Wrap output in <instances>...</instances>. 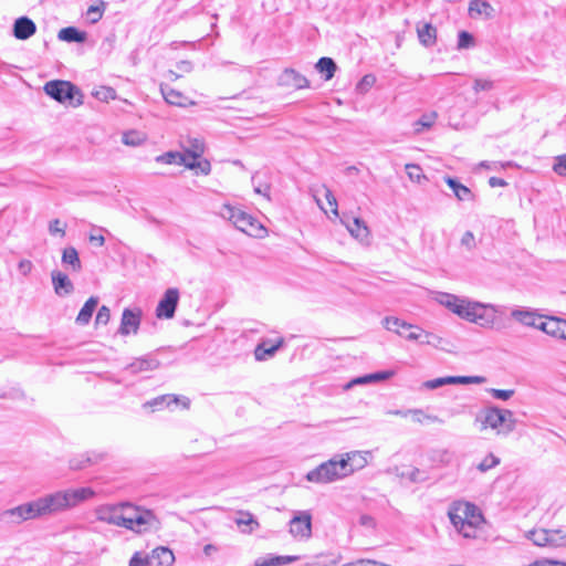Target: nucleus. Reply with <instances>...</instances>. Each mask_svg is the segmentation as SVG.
I'll return each instance as SVG.
<instances>
[{
  "instance_id": "c756f323",
  "label": "nucleus",
  "mask_w": 566,
  "mask_h": 566,
  "mask_svg": "<svg viewBox=\"0 0 566 566\" xmlns=\"http://www.w3.org/2000/svg\"><path fill=\"white\" fill-rule=\"evenodd\" d=\"M444 180H446L447 185L452 189V191L458 200L465 201V200H472L474 198V195L472 193V191L467 186L459 182L457 179H454L452 177H446Z\"/></svg>"
},
{
  "instance_id": "603ef678",
  "label": "nucleus",
  "mask_w": 566,
  "mask_h": 566,
  "mask_svg": "<svg viewBox=\"0 0 566 566\" xmlns=\"http://www.w3.org/2000/svg\"><path fill=\"white\" fill-rule=\"evenodd\" d=\"M406 171L410 180L420 182L422 176V169L416 164H407Z\"/></svg>"
},
{
  "instance_id": "052dcab7",
  "label": "nucleus",
  "mask_w": 566,
  "mask_h": 566,
  "mask_svg": "<svg viewBox=\"0 0 566 566\" xmlns=\"http://www.w3.org/2000/svg\"><path fill=\"white\" fill-rule=\"evenodd\" d=\"M492 87H493V82L489 81V80H483V78H476L474 81V85H473V88L475 92L489 91Z\"/></svg>"
},
{
  "instance_id": "6ab92c4d",
  "label": "nucleus",
  "mask_w": 566,
  "mask_h": 566,
  "mask_svg": "<svg viewBox=\"0 0 566 566\" xmlns=\"http://www.w3.org/2000/svg\"><path fill=\"white\" fill-rule=\"evenodd\" d=\"M13 35L18 40H28L36 32L35 23L28 17H20L13 23Z\"/></svg>"
},
{
  "instance_id": "2eb2a0df",
  "label": "nucleus",
  "mask_w": 566,
  "mask_h": 566,
  "mask_svg": "<svg viewBox=\"0 0 566 566\" xmlns=\"http://www.w3.org/2000/svg\"><path fill=\"white\" fill-rule=\"evenodd\" d=\"M180 401L182 402L184 408H189L190 401L188 398L184 397L181 400L178 396L174 394H166L147 400L146 402L143 403V408L150 409L154 412L157 410H163L165 407H169L172 403L177 405Z\"/></svg>"
},
{
  "instance_id": "473e14b6",
  "label": "nucleus",
  "mask_w": 566,
  "mask_h": 566,
  "mask_svg": "<svg viewBox=\"0 0 566 566\" xmlns=\"http://www.w3.org/2000/svg\"><path fill=\"white\" fill-rule=\"evenodd\" d=\"M62 264L70 265L73 271L80 272L82 270V263L78 256V252L74 247H67L62 252Z\"/></svg>"
},
{
  "instance_id": "6e6552de",
  "label": "nucleus",
  "mask_w": 566,
  "mask_h": 566,
  "mask_svg": "<svg viewBox=\"0 0 566 566\" xmlns=\"http://www.w3.org/2000/svg\"><path fill=\"white\" fill-rule=\"evenodd\" d=\"M449 518L451 522L463 521V522H483V515L481 510L473 503L465 501H458L452 504L449 510Z\"/></svg>"
},
{
  "instance_id": "c85d7f7f",
  "label": "nucleus",
  "mask_w": 566,
  "mask_h": 566,
  "mask_svg": "<svg viewBox=\"0 0 566 566\" xmlns=\"http://www.w3.org/2000/svg\"><path fill=\"white\" fill-rule=\"evenodd\" d=\"M97 304H98V297L91 296L84 303L83 307L81 308L80 313L76 316L75 322L82 326L87 325L92 318V315H93Z\"/></svg>"
},
{
  "instance_id": "cd10ccee",
  "label": "nucleus",
  "mask_w": 566,
  "mask_h": 566,
  "mask_svg": "<svg viewBox=\"0 0 566 566\" xmlns=\"http://www.w3.org/2000/svg\"><path fill=\"white\" fill-rule=\"evenodd\" d=\"M298 556L294 555H284V556H274L268 555L264 557H260L255 560V566H283L298 560Z\"/></svg>"
},
{
  "instance_id": "bf43d9fd",
  "label": "nucleus",
  "mask_w": 566,
  "mask_h": 566,
  "mask_svg": "<svg viewBox=\"0 0 566 566\" xmlns=\"http://www.w3.org/2000/svg\"><path fill=\"white\" fill-rule=\"evenodd\" d=\"M395 375L392 370H382L373 374H368V378L371 382L382 381L391 378Z\"/></svg>"
},
{
  "instance_id": "79ce46f5",
  "label": "nucleus",
  "mask_w": 566,
  "mask_h": 566,
  "mask_svg": "<svg viewBox=\"0 0 566 566\" xmlns=\"http://www.w3.org/2000/svg\"><path fill=\"white\" fill-rule=\"evenodd\" d=\"M106 3L104 1H99V4L90 6L86 12V15L91 23H97L105 11Z\"/></svg>"
},
{
  "instance_id": "e2e57ef3",
  "label": "nucleus",
  "mask_w": 566,
  "mask_h": 566,
  "mask_svg": "<svg viewBox=\"0 0 566 566\" xmlns=\"http://www.w3.org/2000/svg\"><path fill=\"white\" fill-rule=\"evenodd\" d=\"M376 82V77L373 74H366L357 85V88L364 90L371 87Z\"/></svg>"
},
{
  "instance_id": "7c9ffc66",
  "label": "nucleus",
  "mask_w": 566,
  "mask_h": 566,
  "mask_svg": "<svg viewBox=\"0 0 566 566\" xmlns=\"http://www.w3.org/2000/svg\"><path fill=\"white\" fill-rule=\"evenodd\" d=\"M420 43L427 48L432 46L437 40V29L431 23H424L417 29Z\"/></svg>"
},
{
  "instance_id": "774afa93",
  "label": "nucleus",
  "mask_w": 566,
  "mask_h": 566,
  "mask_svg": "<svg viewBox=\"0 0 566 566\" xmlns=\"http://www.w3.org/2000/svg\"><path fill=\"white\" fill-rule=\"evenodd\" d=\"M411 329H415V331H412L408 334H403L402 336H405L408 340H418V339L422 338V329L421 328L412 325Z\"/></svg>"
},
{
  "instance_id": "f03ea898",
  "label": "nucleus",
  "mask_w": 566,
  "mask_h": 566,
  "mask_svg": "<svg viewBox=\"0 0 566 566\" xmlns=\"http://www.w3.org/2000/svg\"><path fill=\"white\" fill-rule=\"evenodd\" d=\"M438 301L452 313L469 322L478 323L480 325L492 322V318L486 314V311L492 308L491 305L460 298L459 296L450 293H440Z\"/></svg>"
},
{
  "instance_id": "f257e3e1",
  "label": "nucleus",
  "mask_w": 566,
  "mask_h": 566,
  "mask_svg": "<svg viewBox=\"0 0 566 566\" xmlns=\"http://www.w3.org/2000/svg\"><path fill=\"white\" fill-rule=\"evenodd\" d=\"M94 491L91 488L67 489L38 497L20 504L27 521L53 515L91 499Z\"/></svg>"
},
{
  "instance_id": "49530a36",
  "label": "nucleus",
  "mask_w": 566,
  "mask_h": 566,
  "mask_svg": "<svg viewBox=\"0 0 566 566\" xmlns=\"http://www.w3.org/2000/svg\"><path fill=\"white\" fill-rule=\"evenodd\" d=\"M551 547H560L566 545V534L562 530H548Z\"/></svg>"
},
{
  "instance_id": "7ed1b4c3",
  "label": "nucleus",
  "mask_w": 566,
  "mask_h": 566,
  "mask_svg": "<svg viewBox=\"0 0 566 566\" xmlns=\"http://www.w3.org/2000/svg\"><path fill=\"white\" fill-rule=\"evenodd\" d=\"M222 218L229 220L233 226L250 237L262 238L266 229L252 214L243 211L241 208L224 205L220 211Z\"/></svg>"
},
{
  "instance_id": "e433bc0d",
  "label": "nucleus",
  "mask_w": 566,
  "mask_h": 566,
  "mask_svg": "<svg viewBox=\"0 0 566 566\" xmlns=\"http://www.w3.org/2000/svg\"><path fill=\"white\" fill-rule=\"evenodd\" d=\"M398 475L402 479H408L412 483H422L429 479L426 471L418 468H405Z\"/></svg>"
},
{
  "instance_id": "c03bdc74",
  "label": "nucleus",
  "mask_w": 566,
  "mask_h": 566,
  "mask_svg": "<svg viewBox=\"0 0 566 566\" xmlns=\"http://www.w3.org/2000/svg\"><path fill=\"white\" fill-rule=\"evenodd\" d=\"M122 140L125 145L128 146H139L145 140V136L139 132L130 130L124 133Z\"/></svg>"
},
{
  "instance_id": "09e8293b",
  "label": "nucleus",
  "mask_w": 566,
  "mask_h": 566,
  "mask_svg": "<svg viewBox=\"0 0 566 566\" xmlns=\"http://www.w3.org/2000/svg\"><path fill=\"white\" fill-rule=\"evenodd\" d=\"M65 229L66 224L60 219H53L49 222V232L52 235H60L63 238L65 235Z\"/></svg>"
},
{
  "instance_id": "37998d69",
  "label": "nucleus",
  "mask_w": 566,
  "mask_h": 566,
  "mask_svg": "<svg viewBox=\"0 0 566 566\" xmlns=\"http://www.w3.org/2000/svg\"><path fill=\"white\" fill-rule=\"evenodd\" d=\"M486 378L483 376H451V385L483 384Z\"/></svg>"
},
{
  "instance_id": "423d86ee",
  "label": "nucleus",
  "mask_w": 566,
  "mask_h": 566,
  "mask_svg": "<svg viewBox=\"0 0 566 566\" xmlns=\"http://www.w3.org/2000/svg\"><path fill=\"white\" fill-rule=\"evenodd\" d=\"M346 464L340 461L339 457H334L308 471L306 480L317 484L332 483L346 478Z\"/></svg>"
},
{
  "instance_id": "4468645a",
  "label": "nucleus",
  "mask_w": 566,
  "mask_h": 566,
  "mask_svg": "<svg viewBox=\"0 0 566 566\" xmlns=\"http://www.w3.org/2000/svg\"><path fill=\"white\" fill-rule=\"evenodd\" d=\"M369 451H350L339 457L340 461L346 464V476L353 474L367 465V457Z\"/></svg>"
},
{
  "instance_id": "864d4df0",
  "label": "nucleus",
  "mask_w": 566,
  "mask_h": 566,
  "mask_svg": "<svg viewBox=\"0 0 566 566\" xmlns=\"http://www.w3.org/2000/svg\"><path fill=\"white\" fill-rule=\"evenodd\" d=\"M461 245L464 247L468 251H472L476 247V241L473 232L465 231L460 241Z\"/></svg>"
},
{
  "instance_id": "4c0bfd02",
  "label": "nucleus",
  "mask_w": 566,
  "mask_h": 566,
  "mask_svg": "<svg viewBox=\"0 0 566 566\" xmlns=\"http://www.w3.org/2000/svg\"><path fill=\"white\" fill-rule=\"evenodd\" d=\"M160 91H161V94H163L165 101L168 104L176 105V106L185 105L186 98L180 92L169 87L168 85H161Z\"/></svg>"
},
{
  "instance_id": "aec40b11",
  "label": "nucleus",
  "mask_w": 566,
  "mask_h": 566,
  "mask_svg": "<svg viewBox=\"0 0 566 566\" xmlns=\"http://www.w3.org/2000/svg\"><path fill=\"white\" fill-rule=\"evenodd\" d=\"M340 221L354 238L364 240L369 235L368 227L360 218H349L348 216H343Z\"/></svg>"
},
{
  "instance_id": "39448f33",
  "label": "nucleus",
  "mask_w": 566,
  "mask_h": 566,
  "mask_svg": "<svg viewBox=\"0 0 566 566\" xmlns=\"http://www.w3.org/2000/svg\"><path fill=\"white\" fill-rule=\"evenodd\" d=\"M44 92L59 103L67 104L72 107L83 104V94L80 88L69 81H50L45 83Z\"/></svg>"
},
{
  "instance_id": "393cba45",
  "label": "nucleus",
  "mask_w": 566,
  "mask_h": 566,
  "mask_svg": "<svg viewBox=\"0 0 566 566\" xmlns=\"http://www.w3.org/2000/svg\"><path fill=\"white\" fill-rule=\"evenodd\" d=\"M149 557L150 566H170L175 560L174 553L164 546L153 549Z\"/></svg>"
},
{
  "instance_id": "69168bd1",
  "label": "nucleus",
  "mask_w": 566,
  "mask_h": 566,
  "mask_svg": "<svg viewBox=\"0 0 566 566\" xmlns=\"http://www.w3.org/2000/svg\"><path fill=\"white\" fill-rule=\"evenodd\" d=\"M436 117V113L422 115L421 118L418 120V124L421 125L422 127L429 128L433 125Z\"/></svg>"
},
{
  "instance_id": "ea45409f",
  "label": "nucleus",
  "mask_w": 566,
  "mask_h": 566,
  "mask_svg": "<svg viewBox=\"0 0 566 566\" xmlns=\"http://www.w3.org/2000/svg\"><path fill=\"white\" fill-rule=\"evenodd\" d=\"M235 523L239 527L249 526L248 530L242 528L244 533H252L254 528L259 527L258 521L250 512H240L239 517L235 518Z\"/></svg>"
},
{
  "instance_id": "3c124183",
  "label": "nucleus",
  "mask_w": 566,
  "mask_h": 566,
  "mask_svg": "<svg viewBox=\"0 0 566 566\" xmlns=\"http://www.w3.org/2000/svg\"><path fill=\"white\" fill-rule=\"evenodd\" d=\"M474 43V38L471 33L467 31L459 32L458 35V49H469Z\"/></svg>"
},
{
  "instance_id": "a18cd8bd",
  "label": "nucleus",
  "mask_w": 566,
  "mask_h": 566,
  "mask_svg": "<svg viewBox=\"0 0 566 566\" xmlns=\"http://www.w3.org/2000/svg\"><path fill=\"white\" fill-rule=\"evenodd\" d=\"M500 458H497L496 455H494L493 453H489L478 465H476V469L480 471V472H486L493 468H495L496 465L500 464Z\"/></svg>"
},
{
  "instance_id": "4be33fe9",
  "label": "nucleus",
  "mask_w": 566,
  "mask_h": 566,
  "mask_svg": "<svg viewBox=\"0 0 566 566\" xmlns=\"http://www.w3.org/2000/svg\"><path fill=\"white\" fill-rule=\"evenodd\" d=\"M159 360L150 357L145 356L140 358H136L133 363L126 366V371H128L132 375H137L139 373L144 371H151L159 367Z\"/></svg>"
},
{
  "instance_id": "20e7f679",
  "label": "nucleus",
  "mask_w": 566,
  "mask_h": 566,
  "mask_svg": "<svg viewBox=\"0 0 566 566\" xmlns=\"http://www.w3.org/2000/svg\"><path fill=\"white\" fill-rule=\"evenodd\" d=\"M483 428H491L500 436H509L516 427L514 413L495 406L485 408L480 416Z\"/></svg>"
},
{
  "instance_id": "bb28decb",
  "label": "nucleus",
  "mask_w": 566,
  "mask_h": 566,
  "mask_svg": "<svg viewBox=\"0 0 566 566\" xmlns=\"http://www.w3.org/2000/svg\"><path fill=\"white\" fill-rule=\"evenodd\" d=\"M469 15L475 18L484 15L486 19L494 17V8L486 0H471L469 3Z\"/></svg>"
},
{
  "instance_id": "de8ad7c7",
  "label": "nucleus",
  "mask_w": 566,
  "mask_h": 566,
  "mask_svg": "<svg viewBox=\"0 0 566 566\" xmlns=\"http://www.w3.org/2000/svg\"><path fill=\"white\" fill-rule=\"evenodd\" d=\"M93 95L102 102H108L116 97V91L109 86H101L98 87Z\"/></svg>"
},
{
  "instance_id": "5701e85b",
  "label": "nucleus",
  "mask_w": 566,
  "mask_h": 566,
  "mask_svg": "<svg viewBox=\"0 0 566 566\" xmlns=\"http://www.w3.org/2000/svg\"><path fill=\"white\" fill-rule=\"evenodd\" d=\"M155 160L159 164L185 166L189 169H195L196 167V161L187 160V156L179 151H167L157 156Z\"/></svg>"
},
{
  "instance_id": "0eeeda50",
  "label": "nucleus",
  "mask_w": 566,
  "mask_h": 566,
  "mask_svg": "<svg viewBox=\"0 0 566 566\" xmlns=\"http://www.w3.org/2000/svg\"><path fill=\"white\" fill-rule=\"evenodd\" d=\"M154 522H156V517L150 510H142L139 506L128 502L123 513L119 527L142 533Z\"/></svg>"
},
{
  "instance_id": "a878e982",
  "label": "nucleus",
  "mask_w": 566,
  "mask_h": 566,
  "mask_svg": "<svg viewBox=\"0 0 566 566\" xmlns=\"http://www.w3.org/2000/svg\"><path fill=\"white\" fill-rule=\"evenodd\" d=\"M104 459V454L103 453H97V452H86L84 454H81V455H77L75 458H73L71 461H70V468L72 470H82L84 468H86L87 465L90 464H93V463H97L98 461L103 460Z\"/></svg>"
},
{
  "instance_id": "72a5a7b5",
  "label": "nucleus",
  "mask_w": 566,
  "mask_h": 566,
  "mask_svg": "<svg viewBox=\"0 0 566 566\" xmlns=\"http://www.w3.org/2000/svg\"><path fill=\"white\" fill-rule=\"evenodd\" d=\"M454 528L463 535L465 538H474L476 536V530L483 522H463L454 521L451 522Z\"/></svg>"
},
{
  "instance_id": "ddd939ff",
  "label": "nucleus",
  "mask_w": 566,
  "mask_h": 566,
  "mask_svg": "<svg viewBox=\"0 0 566 566\" xmlns=\"http://www.w3.org/2000/svg\"><path fill=\"white\" fill-rule=\"evenodd\" d=\"M539 331L554 338L566 340V319L556 316H544Z\"/></svg>"
},
{
  "instance_id": "b1692460",
  "label": "nucleus",
  "mask_w": 566,
  "mask_h": 566,
  "mask_svg": "<svg viewBox=\"0 0 566 566\" xmlns=\"http://www.w3.org/2000/svg\"><path fill=\"white\" fill-rule=\"evenodd\" d=\"M0 522L6 526H18L27 522L21 506H14L0 512Z\"/></svg>"
},
{
  "instance_id": "412c9836",
  "label": "nucleus",
  "mask_w": 566,
  "mask_h": 566,
  "mask_svg": "<svg viewBox=\"0 0 566 566\" xmlns=\"http://www.w3.org/2000/svg\"><path fill=\"white\" fill-rule=\"evenodd\" d=\"M51 279L54 292L59 296L69 295L74 291V285L65 273L54 270L51 273Z\"/></svg>"
},
{
  "instance_id": "a211bd4d",
  "label": "nucleus",
  "mask_w": 566,
  "mask_h": 566,
  "mask_svg": "<svg viewBox=\"0 0 566 566\" xmlns=\"http://www.w3.org/2000/svg\"><path fill=\"white\" fill-rule=\"evenodd\" d=\"M284 345V339L280 337L275 343L265 339L256 345L254 349V357L258 361H263L273 357L275 353Z\"/></svg>"
},
{
  "instance_id": "6e6d98bb",
  "label": "nucleus",
  "mask_w": 566,
  "mask_h": 566,
  "mask_svg": "<svg viewBox=\"0 0 566 566\" xmlns=\"http://www.w3.org/2000/svg\"><path fill=\"white\" fill-rule=\"evenodd\" d=\"M489 392L492 395L493 398L504 400V401L509 400L514 395V390H512V389L491 388V389H489Z\"/></svg>"
},
{
  "instance_id": "2f4dec72",
  "label": "nucleus",
  "mask_w": 566,
  "mask_h": 566,
  "mask_svg": "<svg viewBox=\"0 0 566 566\" xmlns=\"http://www.w3.org/2000/svg\"><path fill=\"white\" fill-rule=\"evenodd\" d=\"M57 39L70 43H82L86 40V33L75 27H66L59 31Z\"/></svg>"
},
{
  "instance_id": "c9c22d12",
  "label": "nucleus",
  "mask_w": 566,
  "mask_h": 566,
  "mask_svg": "<svg viewBox=\"0 0 566 566\" xmlns=\"http://www.w3.org/2000/svg\"><path fill=\"white\" fill-rule=\"evenodd\" d=\"M381 323H382V326L387 331L397 333L398 335H403V332L400 331L401 328L402 329H411L412 328L411 324H409L405 321H401L400 318L395 317V316H386Z\"/></svg>"
},
{
  "instance_id": "4d7b16f0",
  "label": "nucleus",
  "mask_w": 566,
  "mask_h": 566,
  "mask_svg": "<svg viewBox=\"0 0 566 566\" xmlns=\"http://www.w3.org/2000/svg\"><path fill=\"white\" fill-rule=\"evenodd\" d=\"M553 170L559 176H566V154L555 158Z\"/></svg>"
},
{
  "instance_id": "680f3d73",
  "label": "nucleus",
  "mask_w": 566,
  "mask_h": 566,
  "mask_svg": "<svg viewBox=\"0 0 566 566\" xmlns=\"http://www.w3.org/2000/svg\"><path fill=\"white\" fill-rule=\"evenodd\" d=\"M527 566H566V563L544 558V559L535 560L534 563H532Z\"/></svg>"
},
{
  "instance_id": "5fc2aeb1",
  "label": "nucleus",
  "mask_w": 566,
  "mask_h": 566,
  "mask_svg": "<svg viewBox=\"0 0 566 566\" xmlns=\"http://www.w3.org/2000/svg\"><path fill=\"white\" fill-rule=\"evenodd\" d=\"M109 318H111V311L106 305H103L99 307V310L97 312V315L95 318V324L96 325H99V324L106 325L109 322Z\"/></svg>"
},
{
  "instance_id": "8fccbe9b",
  "label": "nucleus",
  "mask_w": 566,
  "mask_h": 566,
  "mask_svg": "<svg viewBox=\"0 0 566 566\" xmlns=\"http://www.w3.org/2000/svg\"><path fill=\"white\" fill-rule=\"evenodd\" d=\"M450 380H451V376L440 377V378L427 380L423 382L422 386L426 389L433 390V389L440 388L444 385H451Z\"/></svg>"
},
{
  "instance_id": "9b49d317",
  "label": "nucleus",
  "mask_w": 566,
  "mask_h": 566,
  "mask_svg": "<svg viewBox=\"0 0 566 566\" xmlns=\"http://www.w3.org/2000/svg\"><path fill=\"white\" fill-rule=\"evenodd\" d=\"M128 502L101 505L95 510L96 520L111 525L119 526L123 513Z\"/></svg>"
},
{
  "instance_id": "1a4fd4ad",
  "label": "nucleus",
  "mask_w": 566,
  "mask_h": 566,
  "mask_svg": "<svg viewBox=\"0 0 566 566\" xmlns=\"http://www.w3.org/2000/svg\"><path fill=\"white\" fill-rule=\"evenodd\" d=\"M289 525V532L294 538L307 539L312 535V514L310 511H297Z\"/></svg>"
},
{
  "instance_id": "a19ab883",
  "label": "nucleus",
  "mask_w": 566,
  "mask_h": 566,
  "mask_svg": "<svg viewBox=\"0 0 566 566\" xmlns=\"http://www.w3.org/2000/svg\"><path fill=\"white\" fill-rule=\"evenodd\" d=\"M191 148L185 153L187 156V160L189 161H196L205 150L203 143L200 139H192L190 140Z\"/></svg>"
},
{
  "instance_id": "338daca9",
  "label": "nucleus",
  "mask_w": 566,
  "mask_h": 566,
  "mask_svg": "<svg viewBox=\"0 0 566 566\" xmlns=\"http://www.w3.org/2000/svg\"><path fill=\"white\" fill-rule=\"evenodd\" d=\"M33 265H32V262L29 261V260H21L18 264V269L19 271L21 272L22 275L27 276L30 274L31 270H32Z\"/></svg>"
},
{
  "instance_id": "58836bf2",
  "label": "nucleus",
  "mask_w": 566,
  "mask_h": 566,
  "mask_svg": "<svg viewBox=\"0 0 566 566\" xmlns=\"http://www.w3.org/2000/svg\"><path fill=\"white\" fill-rule=\"evenodd\" d=\"M526 537L533 542L534 545L541 547H551V539L548 536V530H532L527 532Z\"/></svg>"
},
{
  "instance_id": "f704fd0d",
  "label": "nucleus",
  "mask_w": 566,
  "mask_h": 566,
  "mask_svg": "<svg viewBox=\"0 0 566 566\" xmlns=\"http://www.w3.org/2000/svg\"><path fill=\"white\" fill-rule=\"evenodd\" d=\"M315 67L319 73L324 74L325 81L332 80L337 70L335 61L332 57L326 56L321 57Z\"/></svg>"
},
{
  "instance_id": "f8f14e48",
  "label": "nucleus",
  "mask_w": 566,
  "mask_h": 566,
  "mask_svg": "<svg viewBox=\"0 0 566 566\" xmlns=\"http://www.w3.org/2000/svg\"><path fill=\"white\" fill-rule=\"evenodd\" d=\"M511 317L520 324L539 329L544 315L537 313L536 310L528 307H515L511 312Z\"/></svg>"
},
{
  "instance_id": "dca6fc26",
  "label": "nucleus",
  "mask_w": 566,
  "mask_h": 566,
  "mask_svg": "<svg viewBox=\"0 0 566 566\" xmlns=\"http://www.w3.org/2000/svg\"><path fill=\"white\" fill-rule=\"evenodd\" d=\"M140 310L125 308L122 314L118 333L124 336L129 335L130 333L136 334L140 325Z\"/></svg>"
},
{
  "instance_id": "f3484780",
  "label": "nucleus",
  "mask_w": 566,
  "mask_h": 566,
  "mask_svg": "<svg viewBox=\"0 0 566 566\" xmlns=\"http://www.w3.org/2000/svg\"><path fill=\"white\" fill-rule=\"evenodd\" d=\"M279 83L296 90L310 87L308 80L294 69H285L279 77Z\"/></svg>"
},
{
  "instance_id": "0e129e2a",
  "label": "nucleus",
  "mask_w": 566,
  "mask_h": 566,
  "mask_svg": "<svg viewBox=\"0 0 566 566\" xmlns=\"http://www.w3.org/2000/svg\"><path fill=\"white\" fill-rule=\"evenodd\" d=\"M325 198L332 208V212L335 216H338L337 200H336V197L333 195V192L329 189L325 190Z\"/></svg>"
},
{
  "instance_id": "13d9d810",
  "label": "nucleus",
  "mask_w": 566,
  "mask_h": 566,
  "mask_svg": "<svg viewBox=\"0 0 566 566\" xmlns=\"http://www.w3.org/2000/svg\"><path fill=\"white\" fill-rule=\"evenodd\" d=\"M129 566H150V557L142 556L140 553H135L129 560Z\"/></svg>"
},
{
  "instance_id": "9d476101",
  "label": "nucleus",
  "mask_w": 566,
  "mask_h": 566,
  "mask_svg": "<svg viewBox=\"0 0 566 566\" xmlns=\"http://www.w3.org/2000/svg\"><path fill=\"white\" fill-rule=\"evenodd\" d=\"M179 302V291L176 287L166 290L156 307V316L160 319H170L175 316Z\"/></svg>"
}]
</instances>
